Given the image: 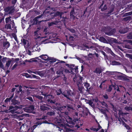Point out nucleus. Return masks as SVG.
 <instances>
[{"label": "nucleus", "mask_w": 132, "mask_h": 132, "mask_svg": "<svg viewBox=\"0 0 132 132\" xmlns=\"http://www.w3.org/2000/svg\"><path fill=\"white\" fill-rule=\"evenodd\" d=\"M67 120V122L69 124H71V128L72 129H77L81 126L83 123H80L81 121L78 118V113L76 112L73 117L71 118L69 116Z\"/></svg>", "instance_id": "obj_1"}, {"label": "nucleus", "mask_w": 132, "mask_h": 132, "mask_svg": "<svg viewBox=\"0 0 132 132\" xmlns=\"http://www.w3.org/2000/svg\"><path fill=\"white\" fill-rule=\"evenodd\" d=\"M66 119L63 116H59L54 118V123L57 126L66 129V127H68L71 128V124L69 125L65 121L67 122Z\"/></svg>", "instance_id": "obj_2"}, {"label": "nucleus", "mask_w": 132, "mask_h": 132, "mask_svg": "<svg viewBox=\"0 0 132 132\" xmlns=\"http://www.w3.org/2000/svg\"><path fill=\"white\" fill-rule=\"evenodd\" d=\"M63 93L64 97L71 101L72 100V98L75 96L76 95L75 93L72 92L71 90H65Z\"/></svg>", "instance_id": "obj_3"}, {"label": "nucleus", "mask_w": 132, "mask_h": 132, "mask_svg": "<svg viewBox=\"0 0 132 132\" xmlns=\"http://www.w3.org/2000/svg\"><path fill=\"white\" fill-rule=\"evenodd\" d=\"M22 86H20L19 89L17 88L14 96L16 98H21L23 93L22 89Z\"/></svg>", "instance_id": "obj_4"}, {"label": "nucleus", "mask_w": 132, "mask_h": 132, "mask_svg": "<svg viewBox=\"0 0 132 132\" xmlns=\"http://www.w3.org/2000/svg\"><path fill=\"white\" fill-rule=\"evenodd\" d=\"M35 109L34 106L33 105H29L28 107H26L24 109V111L29 113H32L34 114L35 113L34 112H33Z\"/></svg>", "instance_id": "obj_5"}, {"label": "nucleus", "mask_w": 132, "mask_h": 132, "mask_svg": "<svg viewBox=\"0 0 132 132\" xmlns=\"http://www.w3.org/2000/svg\"><path fill=\"white\" fill-rule=\"evenodd\" d=\"M47 117L45 116H43L42 118L38 117L36 118V120L37 121H39L40 123H49L47 121L46 119H47Z\"/></svg>", "instance_id": "obj_6"}, {"label": "nucleus", "mask_w": 132, "mask_h": 132, "mask_svg": "<svg viewBox=\"0 0 132 132\" xmlns=\"http://www.w3.org/2000/svg\"><path fill=\"white\" fill-rule=\"evenodd\" d=\"M63 109L66 110L68 111H70L71 110H73V108L72 106L69 104H68L66 105H63L62 106Z\"/></svg>", "instance_id": "obj_7"}, {"label": "nucleus", "mask_w": 132, "mask_h": 132, "mask_svg": "<svg viewBox=\"0 0 132 132\" xmlns=\"http://www.w3.org/2000/svg\"><path fill=\"white\" fill-rule=\"evenodd\" d=\"M111 28L110 27H104V31L106 35H110L112 33L110 31Z\"/></svg>", "instance_id": "obj_8"}, {"label": "nucleus", "mask_w": 132, "mask_h": 132, "mask_svg": "<svg viewBox=\"0 0 132 132\" xmlns=\"http://www.w3.org/2000/svg\"><path fill=\"white\" fill-rule=\"evenodd\" d=\"M55 101H53L51 99H49L46 101V103L47 104H46V105L47 106L50 107L51 108H52L51 106L49 105L50 104H55Z\"/></svg>", "instance_id": "obj_9"}, {"label": "nucleus", "mask_w": 132, "mask_h": 132, "mask_svg": "<svg viewBox=\"0 0 132 132\" xmlns=\"http://www.w3.org/2000/svg\"><path fill=\"white\" fill-rule=\"evenodd\" d=\"M53 110H54V111H55L56 113L60 114V112H61V111L63 110V107L62 106L58 107L57 106V108H54V109Z\"/></svg>", "instance_id": "obj_10"}, {"label": "nucleus", "mask_w": 132, "mask_h": 132, "mask_svg": "<svg viewBox=\"0 0 132 132\" xmlns=\"http://www.w3.org/2000/svg\"><path fill=\"white\" fill-rule=\"evenodd\" d=\"M104 1H103L102 2V4L100 6L99 8V9H101V11L102 12L106 10L107 9V5L106 4H104L103 7H102V6L104 4Z\"/></svg>", "instance_id": "obj_11"}, {"label": "nucleus", "mask_w": 132, "mask_h": 132, "mask_svg": "<svg viewBox=\"0 0 132 132\" xmlns=\"http://www.w3.org/2000/svg\"><path fill=\"white\" fill-rule=\"evenodd\" d=\"M39 57H40L42 59L45 61L50 60L49 58L50 57H48V56L46 55L43 54L40 55Z\"/></svg>", "instance_id": "obj_12"}, {"label": "nucleus", "mask_w": 132, "mask_h": 132, "mask_svg": "<svg viewBox=\"0 0 132 132\" xmlns=\"http://www.w3.org/2000/svg\"><path fill=\"white\" fill-rule=\"evenodd\" d=\"M13 97V98H12L11 100V104H13L14 105L16 104H18L20 103V102L18 100H16V98H16L15 96Z\"/></svg>", "instance_id": "obj_13"}, {"label": "nucleus", "mask_w": 132, "mask_h": 132, "mask_svg": "<svg viewBox=\"0 0 132 132\" xmlns=\"http://www.w3.org/2000/svg\"><path fill=\"white\" fill-rule=\"evenodd\" d=\"M75 13L74 8H73L70 13V18L74 20L75 19Z\"/></svg>", "instance_id": "obj_14"}, {"label": "nucleus", "mask_w": 132, "mask_h": 132, "mask_svg": "<svg viewBox=\"0 0 132 132\" xmlns=\"http://www.w3.org/2000/svg\"><path fill=\"white\" fill-rule=\"evenodd\" d=\"M115 8V7L114 5H112L110 7L109 9V10L108 12V13H107V14H112L114 13H113V12L114 10V9Z\"/></svg>", "instance_id": "obj_15"}, {"label": "nucleus", "mask_w": 132, "mask_h": 132, "mask_svg": "<svg viewBox=\"0 0 132 132\" xmlns=\"http://www.w3.org/2000/svg\"><path fill=\"white\" fill-rule=\"evenodd\" d=\"M70 70L71 72L72 73H74V72H75L76 73L78 72V66H74V67H72L70 68Z\"/></svg>", "instance_id": "obj_16"}, {"label": "nucleus", "mask_w": 132, "mask_h": 132, "mask_svg": "<svg viewBox=\"0 0 132 132\" xmlns=\"http://www.w3.org/2000/svg\"><path fill=\"white\" fill-rule=\"evenodd\" d=\"M45 105H41L40 106V109L42 111H44L45 110H50V108L47 107L45 106Z\"/></svg>", "instance_id": "obj_17"}, {"label": "nucleus", "mask_w": 132, "mask_h": 132, "mask_svg": "<svg viewBox=\"0 0 132 132\" xmlns=\"http://www.w3.org/2000/svg\"><path fill=\"white\" fill-rule=\"evenodd\" d=\"M14 96V93L12 94L11 96L9 98H7L4 101V102L6 103H8V102H10L11 101L12 99L13 98Z\"/></svg>", "instance_id": "obj_18"}, {"label": "nucleus", "mask_w": 132, "mask_h": 132, "mask_svg": "<svg viewBox=\"0 0 132 132\" xmlns=\"http://www.w3.org/2000/svg\"><path fill=\"white\" fill-rule=\"evenodd\" d=\"M102 71L101 68H96L94 71V72L96 74H100L102 73Z\"/></svg>", "instance_id": "obj_19"}, {"label": "nucleus", "mask_w": 132, "mask_h": 132, "mask_svg": "<svg viewBox=\"0 0 132 132\" xmlns=\"http://www.w3.org/2000/svg\"><path fill=\"white\" fill-rule=\"evenodd\" d=\"M49 110H50V111L47 112L46 114L48 116H54L55 114V111L53 110H52L51 109H50Z\"/></svg>", "instance_id": "obj_20"}, {"label": "nucleus", "mask_w": 132, "mask_h": 132, "mask_svg": "<svg viewBox=\"0 0 132 132\" xmlns=\"http://www.w3.org/2000/svg\"><path fill=\"white\" fill-rule=\"evenodd\" d=\"M55 13V16L56 17L57 16H58L60 17L61 18H62V15L63 14L62 12H60L59 11H57L55 12H54Z\"/></svg>", "instance_id": "obj_21"}, {"label": "nucleus", "mask_w": 132, "mask_h": 132, "mask_svg": "<svg viewBox=\"0 0 132 132\" xmlns=\"http://www.w3.org/2000/svg\"><path fill=\"white\" fill-rule=\"evenodd\" d=\"M64 70V68L62 67H61L60 69L56 71V73L59 75L63 74Z\"/></svg>", "instance_id": "obj_22"}, {"label": "nucleus", "mask_w": 132, "mask_h": 132, "mask_svg": "<svg viewBox=\"0 0 132 132\" xmlns=\"http://www.w3.org/2000/svg\"><path fill=\"white\" fill-rule=\"evenodd\" d=\"M83 113L84 115L87 116L89 113H90L88 108H86L84 110V111H83Z\"/></svg>", "instance_id": "obj_23"}, {"label": "nucleus", "mask_w": 132, "mask_h": 132, "mask_svg": "<svg viewBox=\"0 0 132 132\" xmlns=\"http://www.w3.org/2000/svg\"><path fill=\"white\" fill-rule=\"evenodd\" d=\"M84 86L85 88L87 89V91L89 92L90 88H89L90 87V84L87 82H85L84 83Z\"/></svg>", "instance_id": "obj_24"}, {"label": "nucleus", "mask_w": 132, "mask_h": 132, "mask_svg": "<svg viewBox=\"0 0 132 132\" xmlns=\"http://www.w3.org/2000/svg\"><path fill=\"white\" fill-rule=\"evenodd\" d=\"M10 45V43L9 42L6 41L3 43V47L6 48H9Z\"/></svg>", "instance_id": "obj_25"}, {"label": "nucleus", "mask_w": 132, "mask_h": 132, "mask_svg": "<svg viewBox=\"0 0 132 132\" xmlns=\"http://www.w3.org/2000/svg\"><path fill=\"white\" fill-rule=\"evenodd\" d=\"M58 22L57 21H55L51 22H49L48 23V25L49 27H50L53 26L54 25H57Z\"/></svg>", "instance_id": "obj_26"}, {"label": "nucleus", "mask_w": 132, "mask_h": 132, "mask_svg": "<svg viewBox=\"0 0 132 132\" xmlns=\"http://www.w3.org/2000/svg\"><path fill=\"white\" fill-rule=\"evenodd\" d=\"M110 64L113 65H120L121 64L120 62L114 61H112Z\"/></svg>", "instance_id": "obj_27"}, {"label": "nucleus", "mask_w": 132, "mask_h": 132, "mask_svg": "<svg viewBox=\"0 0 132 132\" xmlns=\"http://www.w3.org/2000/svg\"><path fill=\"white\" fill-rule=\"evenodd\" d=\"M99 40L100 41L104 43H107V41L106 39L103 37H101L99 38Z\"/></svg>", "instance_id": "obj_28"}, {"label": "nucleus", "mask_w": 132, "mask_h": 132, "mask_svg": "<svg viewBox=\"0 0 132 132\" xmlns=\"http://www.w3.org/2000/svg\"><path fill=\"white\" fill-rule=\"evenodd\" d=\"M29 114H23L21 115H20L19 116V117H20V120H22L23 119V118H23V117H29Z\"/></svg>", "instance_id": "obj_29"}, {"label": "nucleus", "mask_w": 132, "mask_h": 132, "mask_svg": "<svg viewBox=\"0 0 132 132\" xmlns=\"http://www.w3.org/2000/svg\"><path fill=\"white\" fill-rule=\"evenodd\" d=\"M55 15V13H52L50 14L49 15H48L49 17L50 18V19H54L55 17V16L54 15Z\"/></svg>", "instance_id": "obj_30"}, {"label": "nucleus", "mask_w": 132, "mask_h": 132, "mask_svg": "<svg viewBox=\"0 0 132 132\" xmlns=\"http://www.w3.org/2000/svg\"><path fill=\"white\" fill-rule=\"evenodd\" d=\"M110 42L112 44L118 43L117 40L113 38H112L110 39Z\"/></svg>", "instance_id": "obj_31"}, {"label": "nucleus", "mask_w": 132, "mask_h": 132, "mask_svg": "<svg viewBox=\"0 0 132 132\" xmlns=\"http://www.w3.org/2000/svg\"><path fill=\"white\" fill-rule=\"evenodd\" d=\"M40 29V28H38L35 31L34 33L35 36H37L39 35V34H38V32Z\"/></svg>", "instance_id": "obj_32"}, {"label": "nucleus", "mask_w": 132, "mask_h": 132, "mask_svg": "<svg viewBox=\"0 0 132 132\" xmlns=\"http://www.w3.org/2000/svg\"><path fill=\"white\" fill-rule=\"evenodd\" d=\"M123 86L121 85H117L116 86H114V88L115 89H116V91L118 92H120L119 90V87H122Z\"/></svg>", "instance_id": "obj_33"}, {"label": "nucleus", "mask_w": 132, "mask_h": 132, "mask_svg": "<svg viewBox=\"0 0 132 132\" xmlns=\"http://www.w3.org/2000/svg\"><path fill=\"white\" fill-rule=\"evenodd\" d=\"M11 62V60H8L7 62H6L5 65V67H7V69L10 66Z\"/></svg>", "instance_id": "obj_34"}, {"label": "nucleus", "mask_w": 132, "mask_h": 132, "mask_svg": "<svg viewBox=\"0 0 132 132\" xmlns=\"http://www.w3.org/2000/svg\"><path fill=\"white\" fill-rule=\"evenodd\" d=\"M132 14V11L128 12L125 13L124 14L123 17L127 16L128 15H130Z\"/></svg>", "instance_id": "obj_35"}, {"label": "nucleus", "mask_w": 132, "mask_h": 132, "mask_svg": "<svg viewBox=\"0 0 132 132\" xmlns=\"http://www.w3.org/2000/svg\"><path fill=\"white\" fill-rule=\"evenodd\" d=\"M11 17L10 16L6 18L5 19L6 23H7L10 21L11 22V21H12L11 19Z\"/></svg>", "instance_id": "obj_36"}, {"label": "nucleus", "mask_w": 132, "mask_h": 132, "mask_svg": "<svg viewBox=\"0 0 132 132\" xmlns=\"http://www.w3.org/2000/svg\"><path fill=\"white\" fill-rule=\"evenodd\" d=\"M11 23L10 24H9L6 25V28L7 29L12 30V29L11 28Z\"/></svg>", "instance_id": "obj_37"}, {"label": "nucleus", "mask_w": 132, "mask_h": 132, "mask_svg": "<svg viewBox=\"0 0 132 132\" xmlns=\"http://www.w3.org/2000/svg\"><path fill=\"white\" fill-rule=\"evenodd\" d=\"M49 58L50 59V60H51V61H50V62L51 63L55 62L56 61V59L54 58H52L50 57V58Z\"/></svg>", "instance_id": "obj_38"}, {"label": "nucleus", "mask_w": 132, "mask_h": 132, "mask_svg": "<svg viewBox=\"0 0 132 132\" xmlns=\"http://www.w3.org/2000/svg\"><path fill=\"white\" fill-rule=\"evenodd\" d=\"M10 23L12 25V28L15 29L16 28V27L15 26V24L14 22V20H12V21H11Z\"/></svg>", "instance_id": "obj_39"}, {"label": "nucleus", "mask_w": 132, "mask_h": 132, "mask_svg": "<svg viewBox=\"0 0 132 132\" xmlns=\"http://www.w3.org/2000/svg\"><path fill=\"white\" fill-rule=\"evenodd\" d=\"M25 99L28 100L32 102L33 101L32 97L31 96H28L25 97Z\"/></svg>", "instance_id": "obj_40"}, {"label": "nucleus", "mask_w": 132, "mask_h": 132, "mask_svg": "<svg viewBox=\"0 0 132 132\" xmlns=\"http://www.w3.org/2000/svg\"><path fill=\"white\" fill-rule=\"evenodd\" d=\"M62 111H61V112H60V113H64V114L66 116H66V118L67 119H67V118H68V112L67 111H64L63 112L62 111Z\"/></svg>", "instance_id": "obj_41"}, {"label": "nucleus", "mask_w": 132, "mask_h": 132, "mask_svg": "<svg viewBox=\"0 0 132 132\" xmlns=\"http://www.w3.org/2000/svg\"><path fill=\"white\" fill-rule=\"evenodd\" d=\"M0 68H2L3 70H5V68L1 60H0Z\"/></svg>", "instance_id": "obj_42"}, {"label": "nucleus", "mask_w": 132, "mask_h": 132, "mask_svg": "<svg viewBox=\"0 0 132 132\" xmlns=\"http://www.w3.org/2000/svg\"><path fill=\"white\" fill-rule=\"evenodd\" d=\"M131 17L130 16H128L126 17L123 18V20L126 21H127L131 20Z\"/></svg>", "instance_id": "obj_43"}, {"label": "nucleus", "mask_w": 132, "mask_h": 132, "mask_svg": "<svg viewBox=\"0 0 132 132\" xmlns=\"http://www.w3.org/2000/svg\"><path fill=\"white\" fill-rule=\"evenodd\" d=\"M65 65L68 67L70 68H71L72 67H74V66H75V64H65Z\"/></svg>", "instance_id": "obj_44"}, {"label": "nucleus", "mask_w": 132, "mask_h": 132, "mask_svg": "<svg viewBox=\"0 0 132 132\" xmlns=\"http://www.w3.org/2000/svg\"><path fill=\"white\" fill-rule=\"evenodd\" d=\"M13 6H8L6 7L5 9V11L6 12H8L10 11L12 9V8L13 7Z\"/></svg>", "instance_id": "obj_45"}, {"label": "nucleus", "mask_w": 132, "mask_h": 132, "mask_svg": "<svg viewBox=\"0 0 132 132\" xmlns=\"http://www.w3.org/2000/svg\"><path fill=\"white\" fill-rule=\"evenodd\" d=\"M12 35L14 39H15V40L16 42H17L18 40H17V36H16V35H15V34L14 33H13L12 34Z\"/></svg>", "instance_id": "obj_46"}, {"label": "nucleus", "mask_w": 132, "mask_h": 132, "mask_svg": "<svg viewBox=\"0 0 132 132\" xmlns=\"http://www.w3.org/2000/svg\"><path fill=\"white\" fill-rule=\"evenodd\" d=\"M112 87H114V86L113 85H111L109 86V87L108 89V91L109 92H111L112 89Z\"/></svg>", "instance_id": "obj_47"}, {"label": "nucleus", "mask_w": 132, "mask_h": 132, "mask_svg": "<svg viewBox=\"0 0 132 132\" xmlns=\"http://www.w3.org/2000/svg\"><path fill=\"white\" fill-rule=\"evenodd\" d=\"M35 97L36 98L40 100H42L43 98L42 96H39V95H36Z\"/></svg>", "instance_id": "obj_48"}, {"label": "nucleus", "mask_w": 132, "mask_h": 132, "mask_svg": "<svg viewBox=\"0 0 132 132\" xmlns=\"http://www.w3.org/2000/svg\"><path fill=\"white\" fill-rule=\"evenodd\" d=\"M109 51L111 54L112 56L115 57L116 55L112 52V51L110 49H109Z\"/></svg>", "instance_id": "obj_49"}, {"label": "nucleus", "mask_w": 132, "mask_h": 132, "mask_svg": "<svg viewBox=\"0 0 132 132\" xmlns=\"http://www.w3.org/2000/svg\"><path fill=\"white\" fill-rule=\"evenodd\" d=\"M18 65V62H16L13 66L12 68V70H13L14 69L16 68V67Z\"/></svg>", "instance_id": "obj_50"}, {"label": "nucleus", "mask_w": 132, "mask_h": 132, "mask_svg": "<svg viewBox=\"0 0 132 132\" xmlns=\"http://www.w3.org/2000/svg\"><path fill=\"white\" fill-rule=\"evenodd\" d=\"M127 38L130 39H132V32L129 33V34L128 35Z\"/></svg>", "instance_id": "obj_51"}, {"label": "nucleus", "mask_w": 132, "mask_h": 132, "mask_svg": "<svg viewBox=\"0 0 132 132\" xmlns=\"http://www.w3.org/2000/svg\"><path fill=\"white\" fill-rule=\"evenodd\" d=\"M22 42L23 43L24 45H26V39H22L21 40Z\"/></svg>", "instance_id": "obj_52"}, {"label": "nucleus", "mask_w": 132, "mask_h": 132, "mask_svg": "<svg viewBox=\"0 0 132 132\" xmlns=\"http://www.w3.org/2000/svg\"><path fill=\"white\" fill-rule=\"evenodd\" d=\"M38 19L36 17L34 19V23H35L36 24H37L38 22Z\"/></svg>", "instance_id": "obj_53"}, {"label": "nucleus", "mask_w": 132, "mask_h": 132, "mask_svg": "<svg viewBox=\"0 0 132 132\" xmlns=\"http://www.w3.org/2000/svg\"><path fill=\"white\" fill-rule=\"evenodd\" d=\"M67 18L66 17H63L62 19V21H63L64 23H65L66 21V20L67 19Z\"/></svg>", "instance_id": "obj_54"}, {"label": "nucleus", "mask_w": 132, "mask_h": 132, "mask_svg": "<svg viewBox=\"0 0 132 132\" xmlns=\"http://www.w3.org/2000/svg\"><path fill=\"white\" fill-rule=\"evenodd\" d=\"M130 106H126L125 108V109L126 111H130Z\"/></svg>", "instance_id": "obj_55"}, {"label": "nucleus", "mask_w": 132, "mask_h": 132, "mask_svg": "<svg viewBox=\"0 0 132 132\" xmlns=\"http://www.w3.org/2000/svg\"><path fill=\"white\" fill-rule=\"evenodd\" d=\"M24 76L27 78H29L31 77V76L27 73H25Z\"/></svg>", "instance_id": "obj_56"}, {"label": "nucleus", "mask_w": 132, "mask_h": 132, "mask_svg": "<svg viewBox=\"0 0 132 132\" xmlns=\"http://www.w3.org/2000/svg\"><path fill=\"white\" fill-rule=\"evenodd\" d=\"M101 103L105 107H107L108 106L107 104L104 101L102 102Z\"/></svg>", "instance_id": "obj_57"}, {"label": "nucleus", "mask_w": 132, "mask_h": 132, "mask_svg": "<svg viewBox=\"0 0 132 132\" xmlns=\"http://www.w3.org/2000/svg\"><path fill=\"white\" fill-rule=\"evenodd\" d=\"M69 30L72 33H75V31L73 29H69Z\"/></svg>", "instance_id": "obj_58"}, {"label": "nucleus", "mask_w": 132, "mask_h": 132, "mask_svg": "<svg viewBox=\"0 0 132 132\" xmlns=\"http://www.w3.org/2000/svg\"><path fill=\"white\" fill-rule=\"evenodd\" d=\"M17 0H12V3L14 5L13 6V7L14 6V5L16 4L17 2Z\"/></svg>", "instance_id": "obj_59"}, {"label": "nucleus", "mask_w": 132, "mask_h": 132, "mask_svg": "<svg viewBox=\"0 0 132 132\" xmlns=\"http://www.w3.org/2000/svg\"><path fill=\"white\" fill-rule=\"evenodd\" d=\"M33 78H36L37 79H40V78L38 76H36L33 75H32Z\"/></svg>", "instance_id": "obj_60"}, {"label": "nucleus", "mask_w": 132, "mask_h": 132, "mask_svg": "<svg viewBox=\"0 0 132 132\" xmlns=\"http://www.w3.org/2000/svg\"><path fill=\"white\" fill-rule=\"evenodd\" d=\"M35 124L37 126L38 125H40L42 124V123H40V122L39 121H37L36 122H35Z\"/></svg>", "instance_id": "obj_61"}, {"label": "nucleus", "mask_w": 132, "mask_h": 132, "mask_svg": "<svg viewBox=\"0 0 132 132\" xmlns=\"http://www.w3.org/2000/svg\"><path fill=\"white\" fill-rule=\"evenodd\" d=\"M93 103V102L91 100H89L88 103L90 106H92Z\"/></svg>", "instance_id": "obj_62"}, {"label": "nucleus", "mask_w": 132, "mask_h": 132, "mask_svg": "<svg viewBox=\"0 0 132 132\" xmlns=\"http://www.w3.org/2000/svg\"><path fill=\"white\" fill-rule=\"evenodd\" d=\"M124 126L126 127V129L128 130H129L130 128V127L129 126L126 124Z\"/></svg>", "instance_id": "obj_63"}, {"label": "nucleus", "mask_w": 132, "mask_h": 132, "mask_svg": "<svg viewBox=\"0 0 132 132\" xmlns=\"http://www.w3.org/2000/svg\"><path fill=\"white\" fill-rule=\"evenodd\" d=\"M127 55H128V57L130 59L132 60V54H127Z\"/></svg>", "instance_id": "obj_64"}]
</instances>
